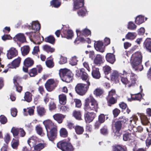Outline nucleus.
<instances>
[{
  "mask_svg": "<svg viewBox=\"0 0 151 151\" xmlns=\"http://www.w3.org/2000/svg\"><path fill=\"white\" fill-rule=\"evenodd\" d=\"M121 80L122 83L126 86L130 87L135 83L137 78V76L134 73H127L123 70L122 73H121Z\"/></svg>",
  "mask_w": 151,
  "mask_h": 151,
  "instance_id": "nucleus-1",
  "label": "nucleus"
},
{
  "mask_svg": "<svg viewBox=\"0 0 151 151\" xmlns=\"http://www.w3.org/2000/svg\"><path fill=\"white\" fill-rule=\"evenodd\" d=\"M142 56L140 52L137 51L134 53L132 56V65L135 70L141 71L143 69V66L141 65Z\"/></svg>",
  "mask_w": 151,
  "mask_h": 151,
  "instance_id": "nucleus-2",
  "label": "nucleus"
},
{
  "mask_svg": "<svg viewBox=\"0 0 151 151\" xmlns=\"http://www.w3.org/2000/svg\"><path fill=\"white\" fill-rule=\"evenodd\" d=\"M84 109L86 111L93 110L97 112L98 103L92 96H90L86 99Z\"/></svg>",
  "mask_w": 151,
  "mask_h": 151,
  "instance_id": "nucleus-3",
  "label": "nucleus"
},
{
  "mask_svg": "<svg viewBox=\"0 0 151 151\" xmlns=\"http://www.w3.org/2000/svg\"><path fill=\"white\" fill-rule=\"evenodd\" d=\"M60 76L63 81L69 83L72 81L73 74L69 70L67 69H61L59 70Z\"/></svg>",
  "mask_w": 151,
  "mask_h": 151,
  "instance_id": "nucleus-4",
  "label": "nucleus"
},
{
  "mask_svg": "<svg viewBox=\"0 0 151 151\" xmlns=\"http://www.w3.org/2000/svg\"><path fill=\"white\" fill-rule=\"evenodd\" d=\"M86 82V84L79 83L77 85L75 89L78 94L80 95H83L86 93L90 84L89 80Z\"/></svg>",
  "mask_w": 151,
  "mask_h": 151,
  "instance_id": "nucleus-5",
  "label": "nucleus"
},
{
  "mask_svg": "<svg viewBox=\"0 0 151 151\" xmlns=\"http://www.w3.org/2000/svg\"><path fill=\"white\" fill-rule=\"evenodd\" d=\"M57 147L63 151H73L74 149L71 144L66 141H60L57 144Z\"/></svg>",
  "mask_w": 151,
  "mask_h": 151,
  "instance_id": "nucleus-6",
  "label": "nucleus"
},
{
  "mask_svg": "<svg viewBox=\"0 0 151 151\" xmlns=\"http://www.w3.org/2000/svg\"><path fill=\"white\" fill-rule=\"evenodd\" d=\"M122 119L121 122L129 125L132 128H134L136 125V122L138 120V118L137 116L133 115L129 119L125 117H122Z\"/></svg>",
  "mask_w": 151,
  "mask_h": 151,
  "instance_id": "nucleus-7",
  "label": "nucleus"
},
{
  "mask_svg": "<svg viewBox=\"0 0 151 151\" xmlns=\"http://www.w3.org/2000/svg\"><path fill=\"white\" fill-rule=\"evenodd\" d=\"M25 28H27L30 29H32L33 31L32 32L33 34H35V32L39 30L40 28V24L38 21H33L31 24V25L28 24H27L23 26Z\"/></svg>",
  "mask_w": 151,
  "mask_h": 151,
  "instance_id": "nucleus-8",
  "label": "nucleus"
},
{
  "mask_svg": "<svg viewBox=\"0 0 151 151\" xmlns=\"http://www.w3.org/2000/svg\"><path fill=\"white\" fill-rule=\"evenodd\" d=\"M47 135L49 140L53 141L56 137L57 134V126L47 131Z\"/></svg>",
  "mask_w": 151,
  "mask_h": 151,
  "instance_id": "nucleus-9",
  "label": "nucleus"
},
{
  "mask_svg": "<svg viewBox=\"0 0 151 151\" xmlns=\"http://www.w3.org/2000/svg\"><path fill=\"white\" fill-rule=\"evenodd\" d=\"M76 75L78 77H81L82 80L86 82H88L89 80L87 73L85 72L83 68L78 69L76 70Z\"/></svg>",
  "mask_w": 151,
  "mask_h": 151,
  "instance_id": "nucleus-10",
  "label": "nucleus"
},
{
  "mask_svg": "<svg viewBox=\"0 0 151 151\" xmlns=\"http://www.w3.org/2000/svg\"><path fill=\"white\" fill-rule=\"evenodd\" d=\"M45 86L47 90L50 92L52 91L56 87L54 80L51 79L47 81Z\"/></svg>",
  "mask_w": 151,
  "mask_h": 151,
  "instance_id": "nucleus-11",
  "label": "nucleus"
},
{
  "mask_svg": "<svg viewBox=\"0 0 151 151\" xmlns=\"http://www.w3.org/2000/svg\"><path fill=\"white\" fill-rule=\"evenodd\" d=\"M115 128L113 130V132L114 133V137L116 138L121 135L119 132L122 127L121 122L119 121L116 122L115 124Z\"/></svg>",
  "mask_w": 151,
  "mask_h": 151,
  "instance_id": "nucleus-12",
  "label": "nucleus"
},
{
  "mask_svg": "<svg viewBox=\"0 0 151 151\" xmlns=\"http://www.w3.org/2000/svg\"><path fill=\"white\" fill-rule=\"evenodd\" d=\"M76 32L77 36L80 37H83V36L86 37L91 34L90 30L87 29H85L82 31L79 29H77Z\"/></svg>",
  "mask_w": 151,
  "mask_h": 151,
  "instance_id": "nucleus-13",
  "label": "nucleus"
},
{
  "mask_svg": "<svg viewBox=\"0 0 151 151\" xmlns=\"http://www.w3.org/2000/svg\"><path fill=\"white\" fill-rule=\"evenodd\" d=\"M18 55V51L14 47L11 48L7 51V57L9 59H12Z\"/></svg>",
  "mask_w": 151,
  "mask_h": 151,
  "instance_id": "nucleus-14",
  "label": "nucleus"
},
{
  "mask_svg": "<svg viewBox=\"0 0 151 151\" xmlns=\"http://www.w3.org/2000/svg\"><path fill=\"white\" fill-rule=\"evenodd\" d=\"M94 47L98 51L101 52H103L104 51L105 47L104 45L103 42L101 41L95 42Z\"/></svg>",
  "mask_w": 151,
  "mask_h": 151,
  "instance_id": "nucleus-15",
  "label": "nucleus"
},
{
  "mask_svg": "<svg viewBox=\"0 0 151 151\" xmlns=\"http://www.w3.org/2000/svg\"><path fill=\"white\" fill-rule=\"evenodd\" d=\"M96 116L93 112H87L85 114V119L86 122L90 123L92 122Z\"/></svg>",
  "mask_w": 151,
  "mask_h": 151,
  "instance_id": "nucleus-16",
  "label": "nucleus"
},
{
  "mask_svg": "<svg viewBox=\"0 0 151 151\" xmlns=\"http://www.w3.org/2000/svg\"><path fill=\"white\" fill-rule=\"evenodd\" d=\"M73 1L74 10L82 7L84 5V0H73Z\"/></svg>",
  "mask_w": 151,
  "mask_h": 151,
  "instance_id": "nucleus-17",
  "label": "nucleus"
},
{
  "mask_svg": "<svg viewBox=\"0 0 151 151\" xmlns=\"http://www.w3.org/2000/svg\"><path fill=\"white\" fill-rule=\"evenodd\" d=\"M121 73L119 74L117 71H114L111 74V79L116 82H118L119 80V78L121 77Z\"/></svg>",
  "mask_w": 151,
  "mask_h": 151,
  "instance_id": "nucleus-18",
  "label": "nucleus"
},
{
  "mask_svg": "<svg viewBox=\"0 0 151 151\" xmlns=\"http://www.w3.org/2000/svg\"><path fill=\"white\" fill-rule=\"evenodd\" d=\"M43 124L46 131L52 128L54 126H57L51 120L49 119L44 121L43 122Z\"/></svg>",
  "mask_w": 151,
  "mask_h": 151,
  "instance_id": "nucleus-19",
  "label": "nucleus"
},
{
  "mask_svg": "<svg viewBox=\"0 0 151 151\" xmlns=\"http://www.w3.org/2000/svg\"><path fill=\"white\" fill-rule=\"evenodd\" d=\"M13 39L15 41L17 40L22 43L26 41V38L24 34L21 33L17 34L14 37Z\"/></svg>",
  "mask_w": 151,
  "mask_h": 151,
  "instance_id": "nucleus-20",
  "label": "nucleus"
},
{
  "mask_svg": "<svg viewBox=\"0 0 151 151\" xmlns=\"http://www.w3.org/2000/svg\"><path fill=\"white\" fill-rule=\"evenodd\" d=\"M21 58L19 57L17 58L14 60L11 64L8 65V67L12 68H16L18 67L21 62Z\"/></svg>",
  "mask_w": 151,
  "mask_h": 151,
  "instance_id": "nucleus-21",
  "label": "nucleus"
},
{
  "mask_svg": "<svg viewBox=\"0 0 151 151\" xmlns=\"http://www.w3.org/2000/svg\"><path fill=\"white\" fill-rule=\"evenodd\" d=\"M63 33L61 35L62 37L68 39L71 38L73 36V32L71 30H63Z\"/></svg>",
  "mask_w": 151,
  "mask_h": 151,
  "instance_id": "nucleus-22",
  "label": "nucleus"
},
{
  "mask_svg": "<svg viewBox=\"0 0 151 151\" xmlns=\"http://www.w3.org/2000/svg\"><path fill=\"white\" fill-rule=\"evenodd\" d=\"M93 62L95 64L99 65L104 63V57L100 55H97L94 59Z\"/></svg>",
  "mask_w": 151,
  "mask_h": 151,
  "instance_id": "nucleus-23",
  "label": "nucleus"
},
{
  "mask_svg": "<svg viewBox=\"0 0 151 151\" xmlns=\"http://www.w3.org/2000/svg\"><path fill=\"white\" fill-rule=\"evenodd\" d=\"M92 75L93 77L95 79H99L100 77V73L99 71V69L98 68L94 67H92Z\"/></svg>",
  "mask_w": 151,
  "mask_h": 151,
  "instance_id": "nucleus-24",
  "label": "nucleus"
},
{
  "mask_svg": "<svg viewBox=\"0 0 151 151\" xmlns=\"http://www.w3.org/2000/svg\"><path fill=\"white\" fill-rule=\"evenodd\" d=\"M143 46L147 51L151 52V39H147L144 43Z\"/></svg>",
  "mask_w": 151,
  "mask_h": 151,
  "instance_id": "nucleus-25",
  "label": "nucleus"
},
{
  "mask_svg": "<svg viewBox=\"0 0 151 151\" xmlns=\"http://www.w3.org/2000/svg\"><path fill=\"white\" fill-rule=\"evenodd\" d=\"M106 58L108 62L111 64H113L115 61V56L113 53H107L106 56Z\"/></svg>",
  "mask_w": 151,
  "mask_h": 151,
  "instance_id": "nucleus-26",
  "label": "nucleus"
},
{
  "mask_svg": "<svg viewBox=\"0 0 151 151\" xmlns=\"http://www.w3.org/2000/svg\"><path fill=\"white\" fill-rule=\"evenodd\" d=\"M147 18L145 17L144 16L139 15L136 17L135 22L137 24L140 25L144 22L145 21L147 20Z\"/></svg>",
  "mask_w": 151,
  "mask_h": 151,
  "instance_id": "nucleus-27",
  "label": "nucleus"
},
{
  "mask_svg": "<svg viewBox=\"0 0 151 151\" xmlns=\"http://www.w3.org/2000/svg\"><path fill=\"white\" fill-rule=\"evenodd\" d=\"M38 139L36 136H33L29 138L27 142L30 147L34 146L37 142Z\"/></svg>",
  "mask_w": 151,
  "mask_h": 151,
  "instance_id": "nucleus-28",
  "label": "nucleus"
},
{
  "mask_svg": "<svg viewBox=\"0 0 151 151\" xmlns=\"http://www.w3.org/2000/svg\"><path fill=\"white\" fill-rule=\"evenodd\" d=\"M65 117V115L59 114H56L53 116L54 119L59 124L61 123L62 122L63 119Z\"/></svg>",
  "mask_w": 151,
  "mask_h": 151,
  "instance_id": "nucleus-29",
  "label": "nucleus"
},
{
  "mask_svg": "<svg viewBox=\"0 0 151 151\" xmlns=\"http://www.w3.org/2000/svg\"><path fill=\"white\" fill-rule=\"evenodd\" d=\"M37 111L38 115L40 117L45 115L46 111L45 108L40 106L37 107Z\"/></svg>",
  "mask_w": 151,
  "mask_h": 151,
  "instance_id": "nucleus-30",
  "label": "nucleus"
},
{
  "mask_svg": "<svg viewBox=\"0 0 151 151\" xmlns=\"http://www.w3.org/2000/svg\"><path fill=\"white\" fill-rule=\"evenodd\" d=\"M140 116L141 123L143 125H146L149 123L148 119L146 115L141 114Z\"/></svg>",
  "mask_w": 151,
  "mask_h": 151,
  "instance_id": "nucleus-31",
  "label": "nucleus"
},
{
  "mask_svg": "<svg viewBox=\"0 0 151 151\" xmlns=\"http://www.w3.org/2000/svg\"><path fill=\"white\" fill-rule=\"evenodd\" d=\"M11 146L15 150H17L19 145V141L17 138H13L11 142Z\"/></svg>",
  "mask_w": 151,
  "mask_h": 151,
  "instance_id": "nucleus-32",
  "label": "nucleus"
},
{
  "mask_svg": "<svg viewBox=\"0 0 151 151\" xmlns=\"http://www.w3.org/2000/svg\"><path fill=\"white\" fill-rule=\"evenodd\" d=\"M59 99L60 103L62 104H66L67 101L66 96L64 94H61L59 95Z\"/></svg>",
  "mask_w": 151,
  "mask_h": 151,
  "instance_id": "nucleus-33",
  "label": "nucleus"
},
{
  "mask_svg": "<svg viewBox=\"0 0 151 151\" xmlns=\"http://www.w3.org/2000/svg\"><path fill=\"white\" fill-rule=\"evenodd\" d=\"M32 94L31 93L27 91L25 93L24 96V100L28 102H30L32 100Z\"/></svg>",
  "mask_w": 151,
  "mask_h": 151,
  "instance_id": "nucleus-34",
  "label": "nucleus"
},
{
  "mask_svg": "<svg viewBox=\"0 0 151 151\" xmlns=\"http://www.w3.org/2000/svg\"><path fill=\"white\" fill-rule=\"evenodd\" d=\"M24 63L25 66L29 67L32 66L33 65V61L31 58H28L25 60Z\"/></svg>",
  "mask_w": 151,
  "mask_h": 151,
  "instance_id": "nucleus-35",
  "label": "nucleus"
},
{
  "mask_svg": "<svg viewBox=\"0 0 151 151\" xmlns=\"http://www.w3.org/2000/svg\"><path fill=\"white\" fill-rule=\"evenodd\" d=\"M22 53L23 55L25 56L27 55L29 51V47L28 46H25L21 48Z\"/></svg>",
  "mask_w": 151,
  "mask_h": 151,
  "instance_id": "nucleus-36",
  "label": "nucleus"
},
{
  "mask_svg": "<svg viewBox=\"0 0 151 151\" xmlns=\"http://www.w3.org/2000/svg\"><path fill=\"white\" fill-rule=\"evenodd\" d=\"M74 129L76 133L78 134H82L84 131V129L83 127L78 125L75 126Z\"/></svg>",
  "mask_w": 151,
  "mask_h": 151,
  "instance_id": "nucleus-37",
  "label": "nucleus"
},
{
  "mask_svg": "<svg viewBox=\"0 0 151 151\" xmlns=\"http://www.w3.org/2000/svg\"><path fill=\"white\" fill-rule=\"evenodd\" d=\"M137 26L132 22H129L127 25V28L128 29L131 30H134L137 28Z\"/></svg>",
  "mask_w": 151,
  "mask_h": 151,
  "instance_id": "nucleus-38",
  "label": "nucleus"
},
{
  "mask_svg": "<svg viewBox=\"0 0 151 151\" xmlns=\"http://www.w3.org/2000/svg\"><path fill=\"white\" fill-rule=\"evenodd\" d=\"M142 98V95L139 93L137 94L134 97H132L131 99H128V100L129 101H131L132 100H138L140 101Z\"/></svg>",
  "mask_w": 151,
  "mask_h": 151,
  "instance_id": "nucleus-39",
  "label": "nucleus"
},
{
  "mask_svg": "<svg viewBox=\"0 0 151 151\" xmlns=\"http://www.w3.org/2000/svg\"><path fill=\"white\" fill-rule=\"evenodd\" d=\"M60 4V2L59 0H53L50 2L51 5L55 8L59 7Z\"/></svg>",
  "mask_w": 151,
  "mask_h": 151,
  "instance_id": "nucleus-40",
  "label": "nucleus"
},
{
  "mask_svg": "<svg viewBox=\"0 0 151 151\" xmlns=\"http://www.w3.org/2000/svg\"><path fill=\"white\" fill-rule=\"evenodd\" d=\"M147 130L148 132V135L149 137H148L146 141V145L147 146H149L151 144V129L149 130L147 128Z\"/></svg>",
  "mask_w": 151,
  "mask_h": 151,
  "instance_id": "nucleus-41",
  "label": "nucleus"
},
{
  "mask_svg": "<svg viewBox=\"0 0 151 151\" xmlns=\"http://www.w3.org/2000/svg\"><path fill=\"white\" fill-rule=\"evenodd\" d=\"M73 116L76 119L80 120L81 119V114L79 111H74L73 113Z\"/></svg>",
  "mask_w": 151,
  "mask_h": 151,
  "instance_id": "nucleus-42",
  "label": "nucleus"
},
{
  "mask_svg": "<svg viewBox=\"0 0 151 151\" xmlns=\"http://www.w3.org/2000/svg\"><path fill=\"white\" fill-rule=\"evenodd\" d=\"M107 100L109 103V106H110V104H114L116 102V100L113 97H107Z\"/></svg>",
  "mask_w": 151,
  "mask_h": 151,
  "instance_id": "nucleus-43",
  "label": "nucleus"
},
{
  "mask_svg": "<svg viewBox=\"0 0 151 151\" xmlns=\"http://www.w3.org/2000/svg\"><path fill=\"white\" fill-rule=\"evenodd\" d=\"M45 147L44 144L42 143H39L34 146V150L35 151H40Z\"/></svg>",
  "mask_w": 151,
  "mask_h": 151,
  "instance_id": "nucleus-44",
  "label": "nucleus"
},
{
  "mask_svg": "<svg viewBox=\"0 0 151 151\" xmlns=\"http://www.w3.org/2000/svg\"><path fill=\"white\" fill-rule=\"evenodd\" d=\"M87 12L86 9L84 7L82 8L77 12V13L79 16H84L85 15Z\"/></svg>",
  "mask_w": 151,
  "mask_h": 151,
  "instance_id": "nucleus-45",
  "label": "nucleus"
},
{
  "mask_svg": "<svg viewBox=\"0 0 151 151\" xmlns=\"http://www.w3.org/2000/svg\"><path fill=\"white\" fill-rule=\"evenodd\" d=\"M43 49L44 50L47 52H52L54 51L55 49L54 48L51 47L50 46L45 45L43 46Z\"/></svg>",
  "mask_w": 151,
  "mask_h": 151,
  "instance_id": "nucleus-46",
  "label": "nucleus"
},
{
  "mask_svg": "<svg viewBox=\"0 0 151 151\" xmlns=\"http://www.w3.org/2000/svg\"><path fill=\"white\" fill-rule=\"evenodd\" d=\"M45 40L46 42L53 44L55 42V39L53 36L50 35L45 38Z\"/></svg>",
  "mask_w": 151,
  "mask_h": 151,
  "instance_id": "nucleus-47",
  "label": "nucleus"
},
{
  "mask_svg": "<svg viewBox=\"0 0 151 151\" xmlns=\"http://www.w3.org/2000/svg\"><path fill=\"white\" fill-rule=\"evenodd\" d=\"M19 128H16L15 127H13L12 128L11 132L13 134V136L14 137H15V136H17L19 134Z\"/></svg>",
  "mask_w": 151,
  "mask_h": 151,
  "instance_id": "nucleus-48",
  "label": "nucleus"
},
{
  "mask_svg": "<svg viewBox=\"0 0 151 151\" xmlns=\"http://www.w3.org/2000/svg\"><path fill=\"white\" fill-rule=\"evenodd\" d=\"M135 37L136 35H134V33L133 32H129L126 35V38L130 40H133Z\"/></svg>",
  "mask_w": 151,
  "mask_h": 151,
  "instance_id": "nucleus-49",
  "label": "nucleus"
},
{
  "mask_svg": "<svg viewBox=\"0 0 151 151\" xmlns=\"http://www.w3.org/2000/svg\"><path fill=\"white\" fill-rule=\"evenodd\" d=\"M103 91V90L100 88L96 89L93 92L94 94L96 96H99L102 94Z\"/></svg>",
  "mask_w": 151,
  "mask_h": 151,
  "instance_id": "nucleus-50",
  "label": "nucleus"
},
{
  "mask_svg": "<svg viewBox=\"0 0 151 151\" xmlns=\"http://www.w3.org/2000/svg\"><path fill=\"white\" fill-rule=\"evenodd\" d=\"M111 70V67L108 65H105L103 67V70L105 75L108 74Z\"/></svg>",
  "mask_w": 151,
  "mask_h": 151,
  "instance_id": "nucleus-51",
  "label": "nucleus"
},
{
  "mask_svg": "<svg viewBox=\"0 0 151 151\" xmlns=\"http://www.w3.org/2000/svg\"><path fill=\"white\" fill-rule=\"evenodd\" d=\"M78 60L76 56H74L72 57L69 62L70 64L72 65H75L77 64Z\"/></svg>",
  "mask_w": 151,
  "mask_h": 151,
  "instance_id": "nucleus-52",
  "label": "nucleus"
},
{
  "mask_svg": "<svg viewBox=\"0 0 151 151\" xmlns=\"http://www.w3.org/2000/svg\"><path fill=\"white\" fill-rule=\"evenodd\" d=\"M60 136L63 137H65L67 136V132L66 130L64 128H62L60 131Z\"/></svg>",
  "mask_w": 151,
  "mask_h": 151,
  "instance_id": "nucleus-53",
  "label": "nucleus"
},
{
  "mask_svg": "<svg viewBox=\"0 0 151 151\" xmlns=\"http://www.w3.org/2000/svg\"><path fill=\"white\" fill-rule=\"evenodd\" d=\"M132 134L126 133L124 134L123 139L124 141H127L131 139L132 138Z\"/></svg>",
  "mask_w": 151,
  "mask_h": 151,
  "instance_id": "nucleus-54",
  "label": "nucleus"
},
{
  "mask_svg": "<svg viewBox=\"0 0 151 151\" xmlns=\"http://www.w3.org/2000/svg\"><path fill=\"white\" fill-rule=\"evenodd\" d=\"M14 83L16 86L17 91L19 92H21L22 90V87L17 84V80L15 78L14 79Z\"/></svg>",
  "mask_w": 151,
  "mask_h": 151,
  "instance_id": "nucleus-55",
  "label": "nucleus"
},
{
  "mask_svg": "<svg viewBox=\"0 0 151 151\" xmlns=\"http://www.w3.org/2000/svg\"><path fill=\"white\" fill-rule=\"evenodd\" d=\"M29 75L31 77H34L37 74V69L35 68L32 69L30 70Z\"/></svg>",
  "mask_w": 151,
  "mask_h": 151,
  "instance_id": "nucleus-56",
  "label": "nucleus"
},
{
  "mask_svg": "<svg viewBox=\"0 0 151 151\" xmlns=\"http://www.w3.org/2000/svg\"><path fill=\"white\" fill-rule=\"evenodd\" d=\"M113 151H125L124 149L119 145H116L113 147Z\"/></svg>",
  "mask_w": 151,
  "mask_h": 151,
  "instance_id": "nucleus-57",
  "label": "nucleus"
},
{
  "mask_svg": "<svg viewBox=\"0 0 151 151\" xmlns=\"http://www.w3.org/2000/svg\"><path fill=\"white\" fill-rule=\"evenodd\" d=\"M78 39L81 42H86L88 43H90L91 42V41L89 38H85L83 37H79Z\"/></svg>",
  "mask_w": 151,
  "mask_h": 151,
  "instance_id": "nucleus-58",
  "label": "nucleus"
},
{
  "mask_svg": "<svg viewBox=\"0 0 151 151\" xmlns=\"http://www.w3.org/2000/svg\"><path fill=\"white\" fill-rule=\"evenodd\" d=\"M36 130L37 133L40 135L43 136L44 133L42 132V130L41 127L37 126L36 127Z\"/></svg>",
  "mask_w": 151,
  "mask_h": 151,
  "instance_id": "nucleus-59",
  "label": "nucleus"
},
{
  "mask_svg": "<svg viewBox=\"0 0 151 151\" xmlns=\"http://www.w3.org/2000/svg\"><path fill=\"white\" fill-rule=\"evenodd\" d=\"M0 122L2 124H5L7 122V119L6 117L4 115L0 116Z\"/></svg>",
  "mask_w": 151,
  "mask_h": 151,
  "instance_id": "nucleus-60",
  "label": "nucleus"
},
{
  "mask_svg": "<svg viewBox=\"0 0 151 151\" xmlns=\"http://www.w3.org/2000/svg\"><path fill=\"white\" fill-rule=\"evenodd\" d=\"M67 62V59L66 58L61 56L59 61V63L60 64H63L66 63Z\"/></svg>",
  "mask_w": 151,
  "mask_h": 151,
  "instance_id": "nucleus-61",
  "label": "nucleus"
},
{
  "mask_svg": "<svg viewBox=\"0 0 151 151\" xmlns=\"http://www.w3.org/2000/svg\"><path fill=\"white\" fill-rule=\"evenodd\" d=\"M105 120V116L103 114H100L99 116L98 121L101 123H103Z\"/></svg>",
  "mask_w": 151,
  "mask_h": 151,
  "instance_id": "nucleus-62",
  "label": "nucleus"
},
{
  "mask_svg": "<svg viewBox=\"0 0 151 151\" xmlns=\"http://www.w3.org/2000/svg\"><path fill=\"white\" fill-rule=\"evenodd\" d=\"M45 63L47 66L49 68H52L53 66L54 65L52 61L51 60H47Z\"/></svg>",
  "mask_w": 151,
  "mask_h": 151,
  "instance_id": "nucleus-63",
  "label": "nucleus"
},
{
  "mask_svg": "<svg viewBox=\"0 0 151 151\" xmlns=\"http://www.w3.org/2000/svg\"><path fill=\"white\" fill-rule=\"evenodd\" d=\"M39 47L38 46H35L34 47L33 51L32 52V54L34 55H36L39 52Z\"/></svg>",
  "mask_w": 151,
  "mask_h": 151,
  "instance_id": "nucleus-64",
  "label": "nucleus"
}]
</instances>
